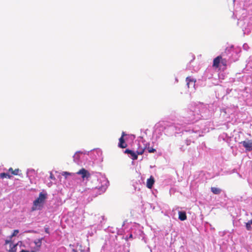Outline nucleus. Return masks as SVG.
<instances>
[{"mask_svg":"<svg viewBox=\"0 0 252 252\" xmlns=\"http://www.w3.org/2000/svg\"><path fill=\"white\" fill-rule=\"evenodd\" d=\"M187 85L188 88L189 87V84H191L193 86H195V80L191 78L190 77H187L186 78Z\"/></svg>","mask_w":252,"mask_h":252,"instance_id":"8","label":"nucleus"},{"mask_svg":"<svg viewBox=\"0 0 252 252\" xmlns=\"http://www.w3.org/2000/svg\"><path fill=\"white\" fill-rule=\"evenodd\" d=\"M145 151V148L142 147H139L138 149L136 150V153L137 154V155H142Z\"/></svg>","mask_w":252,"mask_h":252,"instance_id":"12","label":"nucleus"},{"mask_svg":"<svg viewBox=\"0 0 252 252\" xmlns=\"http://www.w3.org/2000/svg\"><path fill=\"white\" fill-rule=\"evenodd\" d=\"M35 244L37 247H40L41 245V240L38 239L37 241L35 242Z\"/></svg>","mask_w":252,"mask_h":252,"instance_id":"18","label":"nucleus"},{"mask_svg":"<svg viewBox=\"0 0 252 252\" xmlns=\"http://www.w3.org/2000/svg\"><path fill=\"white\" fill-rule=\"evenodd\" d=\"M18 233H19V230H14L12 234L10 236V238L11 239L12 237L17 235Z\"/></svg>","mask_w":252,"mask_h":252,"instance_id":"19","label":"nucleus"},{"mask_svg":"<svg viewBox=\"0 0 252 252\" xmlns=\"http://www.w3.org/2000/svg\"><path fill=\"white\" fill-rule=\"evenodd\" d=\"M20 252H30L28 251L22 250Z\"/></svg>","mask_w":252,"mask_h":252,"instance_id":"26","label":"nucleus"},{"mask_svg":"<svg viewBox=\"0 0 252 252\" xmlns=\"http://www.w3.org/2000/svg\"><path fill=\"white\" fill-rule=\"evenodd\" d=\"M75 252H77L76 251H74Z\"/></svg>","mask_w":252,"mask_h":252,"instance_id":"28","label":"nucleus"},{"mask_svg":"<svg viewBox=\"0 0 252 252\" xmlns=\"http://www.w3.org/2000/svg\"><path fill=\"white\" fill-rule=\"evenodd\" d=\"M125 153L130 154L133 160H136L138 158L137 154H136V152H134L131 150L126 149L125 151Z\"/></svg>","mask_w":252,"mask_h":252,"instance_id":"5","label":"nucleus"},{"mask_svg":"<svg viewBox=\"0 0 252 252\" xmlns=\"http://www.w3.org/2000/svg\"><path fill=\"white\" fill-rule=\"evenodd\" d=\"M74 174L73 173H69V172H63L62 173V175L63 176H64L65 178H67V177L68 176H71V175H73Z\"/></svg>","mask_w":252,"mask_h":252,"instance_id":"15","label":"nucleus"},{"mask_svg":"<svg viewBox=\"0 0 252 252\" xmlns=\"http://www.w3.org/2000/svg\"><path fill=\"white\" fill-rule=\"evenodd\" d=\"M16 245H14L9 251L8 252H16Z\"/></svg>","mask_w":252,"mask_h":252,"instance_id":"20","label":"nucleus"},{"mask_svg":"<svg viewBox=\"0 0 252 252\" xmlns=\"http://www.w3.org/2000/svg\"><path fill=\"white\" fill-rule=\"evenodd\" d=\"M126 135L125 133L124 132H122V136L121 137H123L124 138V137Z\"/></svg>","mask_w":252,"mask_h":252,"instance_id":"25","label":"nucleus"},{"mask_svg":"<svg viewBox=\"0 0 252 252\" xmlns=\"http://www.w3.org/2000/svg\"><path fill=\"white\" fill-rule=\"evenodd\" d=\"M45 232H46V233H49V229H48V228H45Z\"/></svg>","mask_w":252,"mask_h":252,"instance_id":"24","label":"nucleus"},{"mask_svg":"<svg viewBox=\"0 0 252 252\" xmlns=\"http://www.w3.org/2000/svg\"><path fill=\"white\" fill-rule=\"evenodd\" d=\"M130 238H132V234H130V236H129Z\"/></svg>","mask_w":252,"mask_h":252,"instance_id":"27","label":"nucleus"},{"mask_svg":"<svg viewBox=\"0 0 252 252\" xmlns=\"http://www.w3.org/2000/svg\"><path fill=\"white\" fill-rule=\"evenodd\" d=\"M50 178L53 180H55V177L51 172L50 173Z\"/></svg>","mask_w":252,"mask_h":252,"instance_id":"21","label":"nucleus"},{"mask_svg":"<svg viewBox=\"0 0 252 252\" xmlns=\"http://www.w3.org/2000/svg\"><path fill=\"white\" fill-rule=\"evenodd\" d=\"M220 63L221 64H222L223 66H224L225 67H226L227 65V60L225 59H223L221 57Z\"/></svg>","mask_w":252,"mask_h":252,"instance_id":"16","label":"nucleus"},{"mask_svg":"<svg viewBox=\"0 0 252 252\" xmlns=\"http://www.w3.org/2000/svg\"><path fill=\"white\" fill-rule=\"evenodd\" d=\"M12 177L11 175H9L8 173H1L0 174V178H7L10 179Z\"/></svg>","mask_w":252,"mask_h":252,"instance_id":"11","label":"nucleus"},{"mask_svg":"<svg viewBox=\"0 0 252 252\" xmlns=\"http://www.w3.org/2000/svg\"><path fill=\"white\" fill-rule=\"evenodd\" d=\"M46 198L47 194L40 192L39 194L38 197L33 201L32 210L33 211L40 209L42 206Z\"/></svg>","mask_w":252,"mask_h":252,"instance_id":"2","label":"nucleus"},{"mask_svg":"<svg viewBox=\"0 0 252 252\" xmlns=\"http://www.w3.org/2000/svg\"><path fill=\"white\" fill-rule=\"evenodd\" d=\"M118 146L121 148H125L127 147V144L126 143L124 138L123 137H121L119 138Z\"/></svg>","mask_w":252,"mask_h":252,"instance_id":"7","label":"nucleus"},{"mask_svg":"<svg viewBox=\"0 0 252 252\" xmlns=\"http://www.w3.org/2000/svg\"><path fill=\"white\" fill-rule=\"evenodd\" d=\"M80 175L81 179H80V186L83 188V190L85 191L87 189H89L91 187L87 185V183L90 180L91 178V174L90 172L84 168L80 169Z\"/></svg>","mask_w":252,"mask_h":252,"instance_id":"1","label":"nucleus"},{"mask_svg":"<svg viewBox=\"0 0 252 252\" xmlns=\"http://www.w3.org/2000/svg\"><path fill=\"white\" fill-rule=\"evenodd\" d=\"M14 170L12 168L10 167V168H9L8 169V171L9 172H10L11 173V174H12V171H13Z\"/></svg>","mask_w":252,"mask_h":252,"instance_id":"23","label":"nucleus"},{"mask_svg":"<svg viewBox=\"0 0 252 252\" xmlns=\"http://www.w3.org/2000/svg\"><path fill=\"white\" fill-rule=\"evenodd\" d=\"M251 224H252V220H250L248 222L246 223V227L248 230H252Z\"/></svg>","mask_w":252,"mask_h":252,"instance_id":"13","label":"nucleus"},{"mask_svg":"<svg viewBox=\"0 0 252 252\" xmlns=\"http://www.w3.org/2000/svg\"><path fill=\"white\" fill-rule=\"evenodd\" d=\"M179 219L181 220H185L187 219L186 213L185 212H179Z\"/></svg>","mask_w":252,"mask_h":252,"instance_id":"9","label":"nucleus"},{"mask_svg":"<svg viewBox=\"0 0 252 252\" xmlns=\"http://www.w3.org/2000/svg\"><path fill=\"white\" fill-rule=\"evenodd\" d=\"M242 144L243 146L245 147L247 151H252V140H247L245 141H242L240 143Z\"/></svg>","mask_w":252,"mask_h":252,"instance_id":"3","label":"nucleus"},{"mask_svg":"<svg viewBox=\"0 0 252 252\" xmlns=\"http://www.w3.org/2000/svg\"><path fill=\"white\" fill-rule=\"evenodd\" d=\"M155 183L154 178L151 176L147 181V187L149 189H152Z\"/></svg>","mask_w":252,"mask_h":252,"instance_id":"6","label":"nucleus"},{"mask_svg":"<svg viewBox=\"0 0 252 252\" xmlns=\"http://www.w3.org/2000/svg\"><path fill=\"white\" fill-rule=\"evenodd\" d=\"M147 150L148 152L150 153H155L156 151V150L155 149L153 148V147H150L147 148Z\"/></svg>","mask_w":252,"mask_h":252,"instance_id":"17","label":"nucleus"},{"mask_svg":"<svg viewBox=\"0 0 252 252\" xmlns=\"http://www.w3.org/2000/svg\"><path fill=\"white\" fill-rule=\"evenodd\" d=\"M11 242V240H6L5 241V245H7L9 243H10Z\"/></svg>","mask_w":252,"mask_h":252,"instance_id":"22","label":"nucleus"},{"mask_svg":"<svg viewBox=\"0 0 252 252\" xmlns=\"http://www.w3.org/2000/svg\"><path fill=\"white\" fill-rule=\"evenodd\" d=\"M21 170L19 169H15L12 171V175H20L21 174Z\"/></svg>","mask_w":252,"mask_h":252,"instance_id":"14","label":"nucleus"},{"mask_svg":"<svg viewBox=\"0 0 252 252\" xmlns=\"http://www.w3.org/2000/svg\"><path fill=\"white\" fill-rule=\"evenodd\" d=\"M211 191L215 194H219L221 191V189L220 188L216 187H212L211 188Z\"/></svg>","mask_w":252,"mask_h":252,"instance_id":"10","label":"nucleus"},{"mask_svg":"<svg viewBox=\"0 0 252 252\" xmlns=\"http://www.w3.org/2000/svg\"><path fill=\"white\" fill-rule=\"evenodd\" d=\"M221 59V56H218V57L215 58L213 60V67L215 68H219L220 63Z\"/></svg>","mask_w":252,"mask_h":252,"instance_id":"4","label":"nucleus"}]
</instances>
